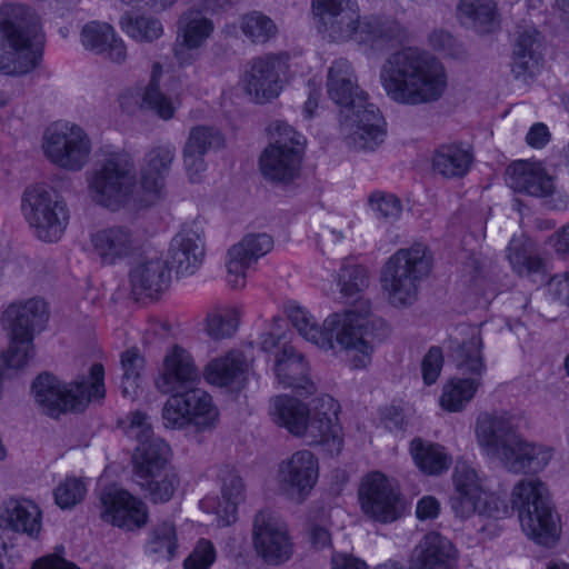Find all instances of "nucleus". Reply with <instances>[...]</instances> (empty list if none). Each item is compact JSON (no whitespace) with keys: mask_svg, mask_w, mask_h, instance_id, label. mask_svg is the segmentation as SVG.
<instances>
[{"mask_svg":"<svg viewBox=\"0 0 569 569\" xmlns=\"http://www.w3.org/2000/svg\"><path fill=\"white\" fill-rule=\"evenodd\" d=\"M452 483L449 506L456 518L467 520L477 515L505 519L517 510L522 530L531 540L551 547L560 539V517L553 509L547 486L539 479L518 481L511 491V506L499 495L487 491L483 478L465 462L457 463Z\"/></svg>","mask_w":569,"mask_h":569,"instance_id":"obj_1","label":"nucleus"},{"mask_svg":"<svg viewBox=\"0 0 569 569\" xmlns=\"http://www.w3.org/2000/svg\"><path fill=\"white\" fill-rule=\"evenodd\" d=\"M286 313L306 340L323 350H333L337 342L342 350L353 353V368L368 366L375 342L385 340L390 333V328L383 319L371 316V303L368 300H359L355 308L345 313L329 316L322 328L298 305L289 303Z\"/></svg>","mask_w":569,"mask_h":569,"instance_id":"obj_2","label":"nucleus"},{"mask_svg":"<svg viewBox=\"0 0 569 569\" xmlns=\"http://www.w3.org/2000/svg\"><path fill=\"white\" fill-rule=\"evenodd\" d=\"M386 97L396 104L417 107L438 101L447 89V73L432 54L405 47L388 54L379 70Z\"/></svg>","mask_w":569,"mask_h":569,"instance_id":"obj_3","label":"nucleus"},{"mask_svg":"<svg viewBox=\"0 0 569 569\" xmlns=\"http://www.w3.org/2000/svg\"><path fill=\"white\" fill-rule=\"evenodd\" d=\"M339 412L340 405L331 393H321L311 408L290 393H279L271 399L269 410L277 426L331 456L339 455L343 448Z\"/></svg>","mask_w":569,"mask_h":569,"instance_id":"obj_4","label":"nucleus"},{"mask_svg":"<svg viewBox=\"0 0 569 569\" xmlns=\"http://www.w3.org/2000/svg\"><path fill=\"white\" fill-rule=\"evenodd\" d=\"M517 426L515 416L508 412L480 413L475 432L482 453L515 473L541 471L551 459V450L522 440L515 431Z\"/></svg>","mask_w":569,"mask_h":569,"instance_id":"obj_5","label":"nucleus"},{"mask_svg":"<svg viewBox=\"0 0 569 569\" xmlns=\"http://www.w3.org/2000/svg\"><path fill=\"white\" fill-rule=\"evenodd\" d=\"M41 21L33 9L22 3L0 7V74L23 77L39 68L42 49Z\"/></svg>","mask_w":569,"mask_h":569,"instance_id":"obj_6","label":"nucleus"},{"mask_svg":"<svg viewBox=\"0 0 569 569\" xmlns=\"http://www.w3.org/2000/svg\"><path fill=\"white\" fill-rule=\"evenodd\" d=\"M432 268V254L423 243L398 249L381 270V286L393 307H409L419 297L421 283Z\"/></svg>","mask_w":569,"mask_h":569,"instance_id":"obj_7","label":"nucleus"},{"mask_svg":"<svg viewBox=\"0 0 569 569\" xmlns=\"http://www.w3.org/2000/svg\"><path fill=\"white\" fill-rule=\"evenodd\" d=\"M91 198L113 211L141 202L137 196V171L133 158L127 152H112L102 159L88 178Z\"/></svg>","mask_w":569,"mask_h":569,"instance_id":"obj_8","label":"nucleus"},{"mask_svg":"<svg viewBox=\"0 0 569 569\" xmlns=\"http://www.w3.org/2000/svg\"><path fill=\"white\" fill-rule=\"evenodd\" d=\"M272 142L259 158L262 177L272 184L288 186L300 174L306 139L286 122L271 124Z\"/></svg>","mask_w":569,"mask_h":569,"instance_id":"obj_9","label":"nucleus"},{"mask_svg":"<svg viewBox=\"0 0 569 569\" xmlns=\"http://www.w3.org/2000/svg\"><path fill=\"white\" fill-rule=\"evenodd\" d=\"M22 211L36 236L46 242L59 240L69 222L66 202L54 190L42 184L24 190Z\"/></svg>","mask_w":569,"mask_h":569,"instance_id":"obj_10","label":"nucleus"},{"mask_svg":"<svg viewBox=\"0 0 569 569\" xmlns=\"http://www.w3.org/2000/svg\"><path fill=\"white\" fill-rule=\"evenodd\" d=\"M41 147L52 164L72 172L80 171L89 162L92 150L89 134L68 121L49 124L43 131Z\"/></svg>","mask_w":569,"mask_h":569,"instance_id":"obj_11","label":"nucleus"},{"mask_svg":"<svg viewBox=\"0 0 569 569\" xmlns=\"http://www.w3.org/2000/svg\"><path fill=\"white\" fill-rule=\"evenodd\" d=\"M358 503L366 518L381 525L397 521L407 509L399 488L380 471H371L361 478Z\"/></svg>","mask_w":569,"mask_h":569,"instance_id":"obj_12","label":"nucleus"},{"mask_svg":"<svg viewBox=\"0 0 569 569\" xmlns=\"http://www.w3.org/2000/svg\"><path fill=\"white\" fill-rule=\"evenodd\" d=\"M169 456V445L156 441L132 457L134 481L154 502L168 501L178 483L176 475L167 468Z\"/></svg>","mask_w":569,"mask_h":569,"instance_id":"obj_13","label":"nucleus"},{"mask_svg":"<svg viewBox=\"0 0 569 569\" xmlns=\"http://www.w3.org/2000/svg\"><path fill=\"white\" fill-rule=\"evenodd\" d=\"M340 126L348 146L359 151L375 150L386 134L380 110L367 101V96L340 110Z\"/></svg>","mask_w":569,"mask_h":569,"instance_id":"obj_14","label":"nucleus"},{"mask_svg":"<svg viewBox=\"0 0 569 569\" xmlns=\"http://www.w3.org/2000/svg\"><path fill=\"white\" fill-rule=\"evenodd\" d=\"M219 418L210 393H172L162 409L163 425L182 429L192 425L198 430L212 428Z\"/></svg>","mask_w":569,"mask_h":569,"instance_id":"obj_15","label":"nucleus"},{"mask_svg":"<svg viewBox=\"0 0 569 569\" xmlns=\"http://www.w3.org/2000/svg\"><path fill=\"white\" fill-rule=\"evenodd\" d=\"M252 543L257 555L268 565L287 562L293 555V542L287 525L272 511H260L253 521Z\"/></svg>","mask_w":569,"mask_h":569,"instance_id":"obj_16","label":"nucleus"},{"mask_svg":"<svg viewBox=\"0 0 569 569\" xmlns=\"http://www.w3.org/2000/svg\"><path fill=\"white\" fill-rule=\"evenodd\" d=\"M318 479L319 461L309 450H298L278 466L277 481L280 489L297 502L309 497Z\"/></svg>","mask_w":569,"mask_h":569,"instance_id":"obj_17","label":"nucleus"},{"mask_svg":"<svg viewBox=\"0 0 569 569\" xmlns=\"http://www.w3.org/2000/svg\"><path fill=\"white\" fill-rule=\"evenodd\" d=\"M319 31L333 42L353 41L361 20L356 0H312Z\"/></svg>","mask_w":569,"mask_h":569,"instance_id":"obj_18","label":"nucleus"},{"mask_svg":"<svg viewBox=\"0 0 569 569\" xmlns=\"http://www.w3.org/2000/svg\"><path fill=\"white\" fill-rule=\"evenodd\" d=\"M286 53H269L251 60L244 74V89L256 102L264 103L277 98L283 87L281 74L288 69Z\"/></svg>","mask_w":569,"mask_h":569,"instance_id":"obj_19","label":"nucleus"},{"mask_svg":"<svg viewBox=\"0 0 569 569\" xmlns=\"http://www.w3.org/2000/svg\"><path fill=\"white\" fill-rule=\"evenodd\" d=\"M101 518L127 531L140 529L147 525L149 512L146 503L129 491L111 486L101 496Z\"/></svg>","mask_w":569,"mask_h":569,"instance_id":"obj_20","label":"nucleus"},{"mask_svg":"<svg viewBox=\"0 0 569 569\" xmlns=\"http://www.w3.org/2000/svg\"><path fill=\"white\" fill-rule=\"evenodd\" d=\"M481 337L472 333L468 341L450 342L452 357L457 362L460 377L451 378L442 391H477L482 387L481 376L486 369L481 357Z\"/></svg>","mask_w":569,"mask_h":569,"instance_id":"obj_21","label":"nucleus"},{"mask_svg":"<svg viewBox=\"0 0 569 569\" xmlns=\"http://www.w3.org/2000/svg\"><path fill=\"white\" fill-rule=\"evenodd\" d=\"M49 318L42 299L31 298L11 303L3 312V327L9 338L24 343L33 341L36 332L43 330Z\"/></svg>","mask_w":569,"mask_h":569,"instance_id":"obj_22","label":"nucleus"},{"mask_svg":"<svg viewBox=\"0 0 569 569\" xmlns=\"http://www.w3.org/2000/svg\"><path fill=\"white\" fill-rule=\"evenodd\" d=\"M272 248L273 239L264 232L247 234L240 242L233 244L228 251L226 264L228 284L232 289L243 288L247 270Z\"/></svg>","mask_w":569,"mask_h":569,"instance_id":"obj_23","label":"nucleus"},{"mask_svg":"<svg viewBox=\"0 0 569 569\" xmlns=\"http://www.w3.org/2000/svg\"><path fill=\"white\" fill-rule=\"evenodd\" d=\"M176 159V148L169 143L152 147L146 152L140 167L141 201L151 204L160 199L166 189V180Z\"/></svg>","mask_w":569,"mask_h":569,"instance_id":"obj_24","label":"nucleus"},{"mask_svg":"<svg viewBox=\"0 0 569 569\" xmlns=\"http://www.w3.org/2000/svg\"><path fill=\"white\" fill-rule=\"evenodd\" d=\"M90 243L93 254L101 264L114 266L132 257L140 247L136 232L127 226H111L91 233Z\"/></svg>","mask_w":569,"mask_h":569,"instance_id":"obj_25","label":"nucleus"},{"mask_svg":"<svg viewBox=\"0 0 569 569\" xmlns=\"http://www.w3.org/2000/svg\"><path fill=\"white\" fill-rule=\"evenodd\" d=\"M251 365L241 350L232 349L211 359L203 368V379L214 388H251Z\"/></svg>","mask_w":569,"mask_h":569,"instance_id":"obj_26","label":"nucleus"},{"mask_svg":"<svg viewBox=\"0 0 569 569\" xmlns=\"http://www.w3.org/2000/svg\"><path fill=\"white\" fill-rule=\"evenodd\" d=\"M0 528H8L37 539L42 529V512L30 499L10 497L0 506ZM4 555L6 546L0 543V569H4Z\"/></svg>","mask_w":569,"mask_h":569,"instance_id":"obj_27","label":"nucleus"},{"mask_svg":"<svg viewBox=\"0 0 569 569\" xmlns=\"http://www.w3.org/2000/svg\"><path fill=\"white\" fill-rule=\"evenodd\" d=\"M204 242L202 229L193 222L184 226L172 238L169 259L178 276L193 274L203 261Z\"/></svg>","mask_w":569,"mask_h":569,"instance_id":"obj_28","label":"nucleus"},{"mask_svg":"<svg viewBox=\"0 0 569 569\" xmlns=\"http://www.w3.org/2000/svg\"><path fill=\"white\" fill-rule=\"evenodd\" d=\"M224 146V137L214 127L196 126L189 131L182 156L183 163L192 182H196L206 170L204 156Z\"/></svg>","mask_w":569,"mask_h":569,"instance_id":"obj_29","label":"nucleus"},{"mask_svg":"<svg viewBox=\"0 0 569 569\" xmlns=\"http://www.w3.org/2000/svg\"><path fill=\"white\" fill-rule=\"evenodd\" d=\"M199 380L200 373L191 355L184 348L174 345L167 351L154 385L159 390L176 391Z\"/></svg>","mask_w":569,"mask_h":569,"instance_id":"obj_30","label":"nucleus"},{"mask_svg":"<svg viewBox=\"0 0 569 569\" xmlns=\"http://www.w3.org/2000/svg\"><path fill=\"white\" fill-rule=\"evenodd\" d=\"M543 38L533 26L518 27L512 50L511 71L527 81L539 70L542 61Z\"/></svg>","mask_w":569,"mask_h":569,"instance_id":"obj_31","label":"nucleus"},{"mask_svg":"<svg viewBox=\"0 0 569 569\" xmlns=\"http://www.w3.org/2000/svg\"><path fill=\"white\" fill-rule=\"evenodd\" d=\"M161 73V64L153 63L148 84L143 88H134L126 91L120 97L121 107L129 112L133 111V108H131V100H134V103L139 109L151 110L159 118L170 120L174 114V107L171 99L160 90L159 79Z\"/></svg>","mask_w":569,"mask_h":569,"instance_id":"obj_32","label":"nucleus"},{"mask_svg":"<svg viewBox=\"0 0 569 569\" xmlns=\"http://www.w3.org/2000/svg\"><path fill=\"white\" fill-rule=\"evenodd\" d=\"M409 39L408 29L399 21L378 16L361 17L355 42L370 50H382L392 42Z\"/></svg>","mask_w":569,"mask_h":569,"instance_id":"obj_33","label":"nucleus"},{"mask_svg":"<svg viewBox=\"0 0 569 569\" xmlns=\"http://www.w3.org/2000/svg\"><path fill=\"white\" fill-rule=\"evenodd\" d=\"M457 562L458 551L452 542L430 532L412 551L410 569H456Z\"/></svg>","mask_w":569,"mask_h":569,"instance_id":"obj_34","label":"nucleus"},{"mask_svg":"<svg viewBox=\"0 0 569 569\" xmlns=\"http://www.w3.org/2000/svg\"><path fill=\"white\" fill-rule=\"evenodd\" d=\"M507 184L515 191L533 197H549L555 190L553 179L540 162L520 160L508 167Z\"/></svg>","mask_w":569,"mask_h":569,"instance_id":"obj_35","label":"nucleus"},{"mask_svg":"<svg viewBox=\"0 0 569 569\" xmlns=\"http://www.w3.org/2000/svg\"><path fill=\"white\" fill-rule=\"evenodd\" d=\"M326 89L329 99L340 110L352 106L366 93L360 90L358 77L352 63L346 58H338L328 68Z\"/></svg>","mask_w":569,"mask_h":569,"instance_id":"obj_36","label":"nucleus"},{"mask_svg":"<svg viewBox=\"0 0 569 569\" xmlns=\"http://www.w3.org/2000/svg\"><path fill=\"white\" fill-rule=\"evenodd\" d=\"M130 284L137 297L154 298L170 286L171 272L159 257L140 260L130 271Z\"/></svg>","mask_w":569,"mask_h":569,"instance_id":"obj_37","label":"nucleus"},{"mask_svg":"<svg viewBox=\"0 0 569 569\" xmlns=\"http://www.w3.org/2000/svg\"><path fill=\"white\" fill-rule=\"evenodd\" d=\"M106 391L104 367L92 363L87 371L76 376L69 383L50 371L40 372L31 383V391Z\"/></svg>","mask_w":569,"mask_h":569,"instance_id":"obj_38","label":"nucleus"},{"mask_svg":"<svg viewBox=\"0 0 569 569\" xmlns=\"http://www.w3.org/2000/svg\"><path fill=\"white\" fill-rule=\"evenodd\" d=\"M274 375L279 385L287 389H317L309 377V366L302 353L289 343H283L276 353Z\"/></svg>","mask_w":569,"mask_h":569,"instance_id":"obj_39","label":"nucleus"},{"mask_svg":"<svg viewBox=\"0 0 569 569\" xmlns=\"http://www.w3.org/2000/svg\"><path fill=\"white\" fill-rule=\"evenodd\" d=\"M82 46L96 54L103 56L109 61L121 64L127 59L124 41L116 34L108 23L92 21L81 30Z\"/></svg>","mask_w":569,"mask_h":569,"instance_id":"obj_40","label":"nucleus"},{"mask_svg":"<svg viewBox=\"0 0 569 569\" xmlns=\"http://www.w3.org/2000/svg\"><path fill=\"white\" fill-rule=\"evenodd\" d=\"M473 162L472 149L463 143L439 146L432 156V169L445 178H462Z\"/></svg>","mask_w":569,"mask_h":569,"instance_id":"obj_41","label":"nucleus"},{"mask_svg":"<svg viewBox=\"0 0 569 569\" xmlns=\"http://www.w3.org/2000/svg\"><path fill=\"white\" fill-rule=\"evenodd\" d=\"M410 453L417 468L429 476L446 472L452 463V457L443 446L423 442L420 438L411 441Z\"/></svg>","mask_w":569,"mask_h":569,"instance_id":"obj_42","label":"nucleus"},{"mask_svg":"<svg viewBox=\"0 0 569 569\" xmlns=\"http://www.w3.org/2000/svg\"><path fill=\"white\" fill-rule=\"evenodd\" d=\"M457 17L461 23L479 33L492 32L497 26V6L493 0H459Z\"/></svg>","mask_w":569,"mask_h":569,"instance_id":"obj_43","label":"nucleus"},{"mask_svg":"<svg viewBox=\"0 0 569 569\" xmlns=\"http://www.w3.org/2000/svg\"><path fill=\"white\" fill-rule=\"evenodd\" d=\"M104 393H36L34 401L39 410L51 418L68 412H81L93 398L101 399Z\"/></svg>","mask_w":569,"mask_h":569,"instance_id":"obj_44","label":"nucleus"},{"mask_svg":"<svg viewBox=\"0 0 569 569\" xmlns=\"http://www.w3.org/2000/svg\"><path fill=\"white\" fill-rule=\"evenodd\" d=\"M243 485L240 477L233 470H226L222 473V501H219L212 512L217 515V526L226 527L236 522L237 506L242 499Z\"/></svg>","mask_w":569,"mask_h":569,"instance_id":"obj_45","label":"nucleus"},{"mask_svg":"<svg viewBox=\"0 0 569 569\" xmlns=\"http://www.w3.org/2000/svg\"><path fill=\"white\" fill-rule=\"evenodd\" d=\"M177 28L178 38L182 39L184 47L198 49L211 36L214 27L202 11L191 8L180 16Z\"/></svg>","mask_w":569,"mask_h":569,"instance_id":"obj_46","label":"nucleus"},{"mask_svg":"<svg viewBox=\"0 0 569 569\" xmlns=\"http://www.w3.org/2000/svg\"><path fill=\"white\" fill-rule=\"evenodd\" d=\"M239 321L240 311L236 306H216L207 313L206 332L213 340L227 339L237 332Z\"/></svg>","mask_w":569,"mask_h":569,"instance_id":"obj_47","label":"nucleus"},{"mask_svg":"<svg viewBox=\"0 0 569 569\" xmlns=\"http://www.w3.org/2000/svg\"><path fill=\"white\" fill-rule=\"evenodd\" d=\"M121 29L137 42L151 43L163 34L161 21L152 16L124 14L120 20Z\"/></svg>","mask_w":569,"mask_h":569,"instance_id":"obj_48","label":"nucleus"},{"mask_svg":"<svg viewBox=\"0 0 569 569\" xmlns=\"http://www.w3.org/2000/svg\"><path fill=\"white\" fill-rule=\"evenodd\" d=\"M178 549L177 532L173 523L166 521L158 525L146 543V553L156 560H171Z\"/></svg>","mask_w":569,"mask_h":569,"instance_id":"obj_49","label":"nucleus"},{"mask_svg":"<svg viewBox=\"0 0 569 569\" xmlns=\"http://www.w3.org/2000/svg\"><path fill=\"white\" fill-rule=\"evenodd\" d=\"M119 427L128 438L134 439L139 442L133 457L140 449H147L156 441H163L162 439L153 437L148 416L139 410L132 411L127 417L120 419Z\"/></svg>","mask_w":569,"mask_h":569,"instance_id":"obj_50","label":"nucleus"},{"mask_svg":"<svg viewBox=\"0 0 569 569\" xmlns=\"http://www.w3.org/2000/svg\"><path fill=\"white\" fill-rule=\"evenodd\" d=\"M121 389L122 391L142 388L144 358L137 348H130L121 353Z\"/></svg>","mask_w":569,"mask_h":569,"instance_id":"obj_51","label":"nucleus"},{"mask_svg":"<svg viewBox=\"0 0 569 569\" xmlns=\"http://www.w3.org/2000/svg\"><path fill=\"white\" fill-rule=\"evenodd\" d=\"M512 269L520 276H531L543 272L545 263L541 258L531 256L526 244L517 239H512L508 247L507 254Z\"/></svg>","mask_w":569,"mask_h":569,"instance_id":"obj_52","label":"nucleus"},{"mask_svg":"<svg viewBox=\"0 0 569 569\" xmlns=\"http://www.w3.org/2000/svg\"><path fill=\"white\" fill-rule=\"evenodd\" d=\"M241 30L254 43H264L277 33L274 22L258 11L248 13L242 18Z\"/></svg>","mask_w":569,"mask_h":569,"instance_id":"obj_53","label":"nucleus"},{"mask_svg":"<svg viewBox=\"0 0 569 569\" xmlns=\"http://www.w3.org/2000/svg\"><path fill=\"white\" fill-rule=\"evenodd\" d=\"M87 493V485L81 478L66 477L53 491L54 501L61 509H70L81 502Z\"/></svg>","mask_w":569,"mask_h":569,"instance_id":"obj_54","label":"nucleus"},{"mask_svg":"<svg viewBox=\"0 0 569 569\" xmlns=\"http://www.w3.org/2000/svg\"><path fill=\"white\" fill-rule=\"evenodd\" d=\"M368 270L361 266H343L338 273L340 292L352 298L368 287Z\"/></svg>","mask_w":569,"mask_h":569,"instance_id":"obj_55","label":"nucleus"},{"mask_svg":"<svg viewBox=\"0 0 569 569\" xmlns=\"http://www.w3.org/2000/svg\"><path fill=\"white\" fill-rule=\"evenodd\" d=\"M368 204L376 218L386 222L396 221L402 212L400 199L390 193L372 192L368 198Z\"/></svg>","mask_w":569,"mask_h":569,"instance_id":"obj_56","label":"nucleus"},{"mask_svg":"<svg viewBox=\"0 0 569 569\" xmlns=\"http://www.w3.org/2000/svg\"><path fill=\"white\" fill-rule=\"evenodd\" d=\"M216 557L217 553L212 542L207 539H200L184 560V569H209L213 565Z\"/></svg>","mask_w":569,"mask_h":569,"instance_id":"obj_57","label":"nucleus"},{"mask_svg":"<svg viewBox=\"0 0 569 569\" xmlns=\"http://www.w3.org/2000/svg\"><path fill=\"white\" fill-rule=\"evenodd\" d=\"M443 365L442 351L439 347H431L421 360V375L425 383L431 386L440 376Z\"/></svg>","mask_w":569,"mask_h":569,"instance_id":"obj_58","label":"nucleus"},{"mask_svg":"<svg viewBox=\"0 0 569 569\" xmlns=\"http://www.w3.org/2000/svg\"><path fill=\"white\" fill-rule=\"evenodd\" d=\"M33 357V341L22 342L10 338V346L4 356L3 362L9 368L19 369L27 365L28 360Z\"/></svg>","mask_w":569,"mask_h":569,"instance_id":"obj_59","label":"nucleus"},{"mask_svg":"<svg viewBox=\"0 0 569 569\" xmlns=\"http://www.w3.org/2000/svg\"><path fill=\"white\" fill-rule=\"evenodd\" d=\"M547 290L552 299L569 307V272L550 277L547 281Z\"/></svg>","mask_w":569,"mask_h":569,"instance_id":"obj_60","label":"nucleus"},{"mask_svg":"<svg viewBox=\"0 0 569 569\" xmlns=\"http://www.w3.org/2000/svg\"><path fill=\"white\" fill-rule=\"evenodd\" d=\"M548 243L558 257L569 259V222L555 231L548 238Z\"/></svg>","mask_w":569,"mask_h":569,"instance_id":"obj_61","label":"nucleus"},{"mask_svg":"<svg viewBox=\"0 0 569 569\" xmlns=\"http://www.w3.org/2000/svg\"><path fill=\"white\" fill-rule=\"evenodd\" d=\"M441 510L440 501L433 496H425L418 500L416 516L419 520L436 519Z\"/></svg>","mask_w":569,"mask_h":569,"instance_id":"obj_62","label":"nucleus"},{"mask_svg":"<svg viewBox=\"0 0 569 569\" xmlns=\"http://www.w3.org/2000/svg\"><path fill=\"white\" fill-rule=\"evenodd\" d=\"M472 393H441L440 407L448 412L462 410L471 400Z\"/></svg>","mask_w":569,"mask_h":569,"instance_id":"obj_63","label":"nucleus"},{"mask_svg":"<svg viewBox=\"0 0 569 569\" xmlns=\"http://www.w3.org/2000/svg\"><path fill=\"white\" fill-rule=\"evenodd\" d=\"M31 569H80L60 555L53 553L38 559Z\"/></svg>","mask_w":569,"mask_h":569,"instance_id":"obj_64","label":"nucleus"}]
</instances>
